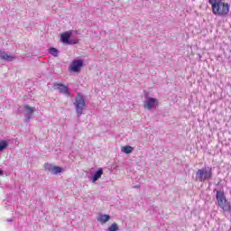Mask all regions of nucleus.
<instances>
[{
    "label": "nucleus",
    "instance_id": "nucleus-1",
    "mask_svg": "<svg viewBox=\"0 0 231 231\" xmlns=\"http://www.w3.org/2000/svg\"><path fill=\"white\" fill-rule=\"evenodd\" d=\"M213 15L226 17L230 14V4L226 0H208Z\"/></svg>",
    "mask_w": 231,
    "mask_h": 231
},
{
    "label": "nucleus",
    "instance_id": "nucleus-2",
    "mask_svg": "<svg viewBox=\"0 0 231 231\" xmlns=\"http://www.w3.org/2000/svg\"><path fill=\"white\" fill-rule=\"evenodd\" d=\"M217 201L218 207L224 211V212H231V204L226 199V196H225V191L222 190H217Z\"/></svg>",
    "mask_w": 231,
    "mask_h": 231
},
{
    "label": "nucleus",
    "instance_id": "nucleus-3",
    "mask_svg": "<svg viewBox=\"0 0 231 231\" xmlns=\"http://www.w3.org/2000/svg\"><path fill=\"white\" fill-rule=\"evenodd\" d=\"M212 167L202 168L197 171V178L199 181H208L212 180Z\"/></svg>",
    "mask_w": 231,
    "mask_h": 231
},
{
    "label": "nucleus",
    "instance_id": "nucleus-4",
    "mask_svg": "<svg viewBox=\"0 0 231 231\" xmlns=\"http://www.w3.org/2000/svg\"><path fill=\"white\" fill-rule=\"evenodd\" d=\"M74 106L76 107L78 116H80L82 113H84V109L86 107V100L84 99V97H82V95L78 94V97L76 98Z\"/></svg>",
    "mask_w": 231,
    "mask_h": 231
},
{
    "label": "nucleus",
    "instance_id": "nucleus-5",
    "mask_svg": "<svg viewBox=\"0 0 231 231\" xmlns=\"http://www.w3.org/2000/svg\"><path fill=\"white\" fill-rule=\"evenodd\" d=\"M84 66V60H74L69 65L70 71H74V73H80V69Z\"/></svg>",
    "mask_w": 231,
    "mask_h": 231
},
{
    "label": "nucleus",
    "instance_id": "nucleus-6",
    "mask_svg": "<svg viewBox=\"0 0 231 231\" xmlns=\"http://www.w3.org/2000/svg\"><path fill=\"white\" fill-rule=\"evenodd\" d=\"M158 106V99L154 97H147V99L143 102L144 109L151 111V109H154Z\"/></svg>",
    "mask_w": 231,
    "mask_h": 231
},
{
    "label": "nucleus",
    "instance_id": "nucleus-7",
    "mask_svg": "<svg viewBox=\"0 0 231 231\" xmlns=\"http://www.w3.org/2000/svg\"><path fill=\"white\" fill-rule=\"evenodd\" d=\"M54 88L60 91V93H63V95H67V97H69L71 95L69 93V88H68V86H64L62 83H54Z\"/></svg>",
    "mask_w": 231,
    "mask_h": 231
},
{
    "label": "nucleus",
    "instance_id": "nucleus-8",
    "mask_svg": "<svg viewBox=\"0 0 231 231\" xmlns=\"http://www.w3.org/2000/svg\"><path fill=\"white\" fill-rule=\"evenodd\" d=\"M71 31H68L66 32L61 33V41L65 44H73V42H69V37H71Z\"/></svg>",
    "mask_w": 231,
    "mask_h": 231
},
{
    "label": "nucleus",
    "instance_id": "nucleus-9",
    "mask_svg": "<svg viewBox=\"0 0 231 231\" xmlns=\"http://www.w3.org/2000/svg\"><path fill=\"white\" fill-rule=\"evenodd\" d=\"M0 59H2L3 60H8L9 62H11L12 60H14L15 59V56H12V55L6 53V51H1Z\"/></svg>",
    "mask_w": 231,
    "mask_h": 231
},
{
    "label": "nucleus",
    "instance_id": "nucleus-10",
    "mask_svg": "<svg viewBox=\"0 0 231 231\" xmlns=\"http://www.w3.org/2000/svg\"><path fill=\"white\" fill-rule=\"evenodd\" d=\"M111 219V216L109 215H99V217H97V221L98 223H100V225H105V223H107V221H109Z\"/></svg>",
    "mask_w": 231,
    "mask_h": 231
},
{
    "label": "nucleus",
    "instance_id": "nucleus-11",
    "mask_svg": "<svg viewBox=\"0 0 231 231\" xmlns=\"http://www.w3.org/2000/svg\"><path fill=\"white\" fill-rule=\"evenodd\" d=\"M102 174H104V171L102 169L97 170V171L93 176V183H97V181L102 178Z\"/></svg>",
    "mask_w": 231,
    "mask_h": 231
},
{
    "label": "nucleus",
    "instance_id": "nucleus-12",
    "mask_svg": "<svg viewBox=\"0 0 231 231\" xmlns=\"http://www.w3.org/2000/svg\"><path fill=\"white\" fill-rule=\"evenodd\" d=\"M49 171H50V172H51V174H59V173L62 172V171H64V170L59 166H52V167L49 168Z\"/></svg>",
    "mask_w": 231,
    "mask_h": 231
},
{
    "label": "nucleus",
    "instance_id": "nucleus-13",
    "mask_svg": "<svg viewBox=\"0 0 231 231\" xmlns=\"http://www.w3.org/2000/svg\"><path fill=\"white\" fill-rule=\"evenodd\" d=\"M122 152H125V154H131L133 152L134 148L130 145L123 146L121 148Z\"/></svg>",
    "mask_w": 231,
    "mask_h": 231
},
{
    "label": "nucleus",
    "instance_id": "nucleus-14",
    "mask_svg": "<svg viewBox=\"0 0 231 231\" xmlns=\"http://www.w3.org/2000/svg\"><path fill=\"white\" fill-rule=\"evenodd\" d=\"M23 108L25 109L26 115H32V113L35 112V107L30 106H28V105H25V106H23Z\"/></svg>",
    "mask_w": 231,
    "mask_h": 231
},
{
    "label": "nucleus",
    "instance_id": "nucleus-15",
    "mask_svg": "<svg viewBox=\"0 0 231 231\" xmlns=\"http://www.w3.org/2000/svg\"><path fill=\"white\" fill-rule=\"evenodd\" d=\"M6 147H8V143L5 140L0 141V152H1V151H5V149H6Z\"/></svg>",
    "mask_w": 231,
    "mask_h": 231
},
{
    "label": "nucleus",
    "instance_id": "nucleus-16",
    "mask_svg": "<svg viewBox=\"0 0 231 231\" xmlns=\"http://www.w3.org/2000/svg\"><path fill=\"white\" fill-rule=\"evenodd\" d=\"M51 55H52L53 57H59V50L55 49V48H51L49 50Z\"/></svg>",
    "mask_w": 231,
    "mask_h": 231
},
{
    "label": "nucleus",
    "instance_id": "nucleus-17",
    "mask_svg": "<svg viewBox=\"0 0 231 231\" xmlns=\"http://www.w3.org/2000/svg\"><path fill=\"white\" fill-rule=\"evenodd\" d=\"M30 120H31V117L27 116V117H25L24 122H30Z\"/></svg>",
    "mask_w": 231,
    "mask_h": 231
},
{
    "label": "nucleus",
    "instance_id": "nucleus-18",
    "mask_svg": "<svg viewBox=\"0 0 231 231\" xmlns=\"http://www.w3.org/2000/svg\"><path fill=\"white\" fill-rule=\"evenodd\" d=\"M2 174H3V171H2V170H0V176H2Z\"/></svg>",
    "mask_w": 231,
    "mask_h": 231
},
{
    "label": "nucleus",
    "instance_id": "nucleus-19",
    "mask_svg": "<svg viewBox=\"0 0 231 231\" xmlns=\"http://www.w3.org/2000/svg\"><path fill=\"white\" fill-rule=\"evenodd\" d=\"M77 42H78L76 41V42H74L72 44H77Z\"/></svg>",
    "mask_w": 231,
    "mask_h": 231
}]
</instances>
